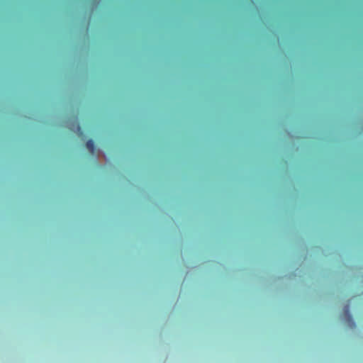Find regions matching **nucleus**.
Returning a JSON list of instances; mask_svg holds the SVG:
<instances>
[{
	"instance_id": "f257e3e1",
	"label": "nucleus",
	"mask_w": 363,
	"mask_h": 363,
	"mask_svg": "<svg viewBox=\"0 0 363 363\" xmlns=\"http://www.w3.org/2000/svg\"><path fill=\"white\" fill-rule=\"evenodd\" d=\"M86 148L88 149V150L91 153V154H94V150H95V145H94V142L93 140L91 139H89L86 141Z\"/></svg>"
},
{
	"instance_id": "f03ea898",
	"label": "nucleus",
	"mask_w": 363,
	"mask_h": 363,
	"mask_svg": "<svg viewBox=\"0 0 363 363\" xmlns=\"http://www.w3.org/2000/svg\"><path fill=\"white\" fill-rule=\"evenodd\" d=\"M344 315L346 317L349 323H352V325H354V323L352 320V317L350 313L349 307L347 306L344 309Z\"/></svg>"
},
{
	"instance_id": "7ed1b4c3",
	"label": "nucleus",
	"mask_w": 363,
	"mask_h": 363,
	"mask_svg": "<svg viewBox=\"0 0 363 363\" xmlns=\"http://www.w3.org/2000/svg\"><path fill=\"white\" fill-rule=\"evenodd\" d=\"M77 131H80L81 130V127H80V125L78 123L77 124Z\"/></svg>"
}]
</instances>
